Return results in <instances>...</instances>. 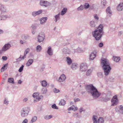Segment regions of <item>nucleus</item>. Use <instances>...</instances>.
I'll use <instances>...</instances> for the list:
<instances>
[{"mask_svg": "<svg viewBox=\"0 0 123 123\" xmlns=\"http://www.w3.org/2000/svg\"><path fill=\"white\" fill-rule=\"evenodd\" d=\"M86 89L88 93L91 94L94 98H97L101 95L100 92L92 84L87 85Z\"/></svg>", "mask_w": 123, "mask_h": 123, "instance_id": "obj_1", "label": "nucleus"}, {"mask_svg": "<svg viewBox=\"0 0 123 123\" xmlns=\"http://www.w3.org/2000/svg\"><path fill=\"white\" fill-rule=\"evenodd\" d=\"M101 64L104 71L105 75L107 76L109 73L111 68L110 64L106 59H103L101 60Z\"/></svg>", "mask_w": 123, "mask_h": 123, "instance_id": "obj_2", "label": "nucleus"}, {"mask_svg": "<svg viewBox=\"0 0 123 123\" xmlns=\"http://www.w3.org/2000/svg\"><path fill=\"white\" fill-rule=\"evenodd\" d=\"M30 110L28 107L22 108L21 111V116L23 117H27L29 113Z\"/></svg>", "mask_w": 123, "mask_h": 123, "instance_id": "obj_3", "label": "nucleus"}, {"mask_svg": "<svg viewBox=\"0 0 123 123\" xmlns=\"http://www.w3.org/2000/svg\"><path fill=\"white\" fill-rule=\"evenodd\" d=\"M92 35L97 40H100L103 34L96 30L92 32Z\"/></svg>", "mask_w": 123, "mask_h": 123, "instance_id": "obj_4", "label": "nucleus"}, {"mask_svg": "<svg viewBox=\"0 0 123 123\" xmlns=\"http://www.w3.org/2000/svg\"><path fill=\"white\" fill-rule=\"evenodd\" d=\"M39 4L41 6H44L45 7H47L51 5V3L50 2L47 1L43 0H40L39 2Z\"/></svg>", "mask_w": 123, "mask_h": 123, "instance_id": "obj_5", "label": "nucleus"}, {"mask_svg": "<svg viewBox=\"0 0 123 123\" xmlns=\"http://www.w3.org/2000/svg\"><path fill=\"white\" fill-rule=\"evenodd\" d=\"M111 102L112 103L111 105L112 106L116 105H117L118 103V100L117 96L115 95L113 97L111 100Z\"/></svg>", "mask_w": 123, "mask_h": 123, "instance_id": "obj_6", "label": "nucleus"}, {"mask_svg": "<svg viewBox=\"0 0 123 123\" xmlns=\"http://www.w3.org/2000/svg\"><path fill=\"white\" fill-rule=\"evenodd\" d=\"M11 47V45L10 43H6L4 45L1 49L3 52H5L9 49Z\"/></svg>", "mask_w": 123, "mask_h": 123, "instance_id": "obj_7", "label": "nucleus"}, {"mask_svg": "<svg viewBox=\"0 0 123 123\" xmlns=\"http://www.w3.org/2000/svg\"><path fill=\"white\" fill-rule=\"evenodd\" d=\"M45 37V35L44 33L43 32L42 34H40L37 37L38 41L39 42H43L44 40Z\"/></svg>", "mask_w": 123, "mask_h": 123, "instance_id": "obj_8", "label": "nucleus"}, {"mask_svg": "<svg viewBox=\"0 0 123 123\" xmlns=\"http://www.w3.org/2000/svg\"><path fill=\"white\" fill-rule=\"evenodd\" d=\"M80 70L82 71H85L87 69V66L86 63H82L80 66Z\"/></svg>", "mask_w": 123, "mask_h": 123, "instance_id": "obj_9", "label": "nucleus"}, {"mask_svg": "<svg viewBox=\"0 0 123 123\" xmlns=\"http://www.w3.org/2000/svg\"><path fill=\"white\" fill-rule=\"evenodd\" d=\"M115 110L117 112L123 114V106L122 105H120L116 107Z\"/></svg>", "mask_w": 123, "mask_h": 123, "instance_id": "obj_10", "label": "nucleus"}, {"mask_svg": "<svg viewBox=\"0 0 123 123\" xmlns=\"http://www.w3.org/2000/svg\"><path fill=\"white\" fill-rule=\"evenodd\" d=\"M43 12V10H40L37 11H34L32 12V16L35 17L36 16L39 15Z\"/></svg>", "mask_w": 123, "mask_h": 123, "instance_id": "obj_11", "label": "nucleus"}, {"mask_svg": "<svg viewBox=\"0 0 123 123\" xmlns=\"http://www.w3.org/2000/svg\"><path fill=\"white\" fill-rule=\"evenodd\" d=\"M66 79V76L64 74H62L59 77L58 81L60 82H62L64 81Z\"/></svg>", "mask_w": 123, "mask_h": 123, "instance_id": "obj_12", "label": "nucleus"}, {"mask_svg": "<svg viewBox=\"0 0 123 123\" xmlns=\"http://www.w3.org/2000/svg\"><path fill=\"white\" fill-rule=\"evenodd\" d=\"M93 71V68H92L87 70L86 71V75L87 76H90L92 74Z\"/></svg>", "mask_w": 123, "mask_h": 123, "instance_id": "obj_13", "label": "nucleus"}, {"mask_svg": "<svg viewBox=\"0 0 123 123\" xmlns=\"http://www.w3.org/2000/svg\"><path fill=\"white\" fill-rule=\"evenodd\" d=\"M63 53L66 54H69L71 52L70 49L67 48H64L62 50Z\"/></svg>", "mask_w": 123, "mask_h": 123, "instance_id": "obj_14", "label": "nucleus"}, {"mask_svg": "<svg viewBox=\"0 0 123 123\" xmlns=\"http://www.w3.org/2000/svg\"><path fill=\"white\" fill-rule=\"evenodd\" d=\"M106 96L105 98H106V99L105 100V102L107 101L110 100V97L111 96V92H108L106 94Z\"/></svg>", "mask_w": 123, "mask_h": 123, "instance_id": "obj_15", "label": "nucleus"}, {"mask_svg": "<svg viewBox=\"0 0 123 123\" xmlns=\"http://www.w3.org/2000/svg\"><path fill=\"white\" fill-rule=\"evenodd\" d=\"M96 56L95 53L92 52L89 55V60L90 61L93 60L95 57Z\"/></svg>", "mask_w": 123, "mask_h": 123, "instance_id": "obj_16", "label": "nucleus"}, {"mask_svg": "<svg viewBox=\"0 0 123 123\" xmlns=\"http://www.w3.org/2000/svg\"><path fill=\"white\" fill-rule=\"evenodd\" d=\"M103 25L101 24L97 28V29L96 30L97 31H98L100 32L103 34L104 32L103 31Z\"/></svg>", "mask_w": 123, "mask_h": 123, "instance_id": "obj_17", "label": "nucleus"}, {"mask_svg": "<svg viewBox=\"0 0 123 123\" xmlns=\"http://www.w3.org/2000/svg\"><path fill=\"white\" fill-rule=\"evenodd\" d=\"M117 9L118 11H121L123 10V3H121L117 7Z\"/></svg>", "mask_w": 123, "mask_h": 123, "instance_id": "obj_18", "label": "nucleus"}, {"mask_svg": "<svg viewBox=\"0 0 123 123\" xmlns=\"http://www.w3.org/2000/svg\"><path fill=\"white\" fill-rule=\"evenodd\" d=\"M79 67V66L77 63H73L72 64L71 68L73 70H75L77 69Z\"/></svg>", "mask_w": 123, "mask_h": 123, "instance_id": "obj_19", "label": "nucleus"}, {"mask_svg": "<svg viewBox=\"0 0 123 123\" xmlns=\"http://www.w3.org/2000/svg\"><path fill=\"white\" fill-rule=\"evenodd\" d=\"M47 53L49 55L51 56L53 55V51L52 50L51 47L49 46L48 47L47 50Z\"/></svg>", "mask_w": 123, "mask_h": 123, "instance_id": "obj_20", "label": "nucleus"}, {"mask_svg": "<svg viewBox=\"0 0 123 123\" xmlns=\"http://www.w3.org/2000/svg\"><path fill=\"white\" fill-rule=\"evenodd\" d=\"M33 62V60L32 59H30L28 61L26 64V66L29 67L32 65Z\"/></svg>", "mask_w": 123, "mask_h": 123, "instance_id": "obj_21", "label": "nucleus"}, {"mask_svg": "<svg viewBox=\"0 0 123 123\" xmlns=\"http://www.w3.org/2000/svg\"><path fill=\"white\" fill-rule=\"evenodd\" d=\"M60 13H59L58 14L54 16V20L55 22H56L60 19Z\"/></svg>", "mask_w": 123, "mask_h": 123, "instance_id": "obj_22", "label": "nucleus"}, {"mask_svg": "<svg viewBox=\"0 0 123 123\" xmlns=\"http://www.w3.org/2000/svg\"><path fill=\"white\" fill-rule=\"evenodd\" d=\"M67 8L64 7L61 11L60 15L62 16L64 15L67 12Z\"/></svg>", "mask_w": 123, "mask_h": 123, "instance_id": "obj_23", "label": "nucleus"}, {"mask_svg": "<svg viewBox=\"0 0 123 123\" xmlns=\"http://www.w3.org/2000/svg\"><path fill=\"white\" fill-rule=\"evenodd\" d=\"M21 37L23 39L28 40L29 39L30 36L27 34H23L21 35Z\"/></svg>", "mask_w": 123, "mask_h": 123, "instance_id": "obj_24", "label": "nucleus"}, {"mask_svg": "<svg viewBox=\"0 0 123 123\" xmlns=\"http://www.w3.org/2000/svg\"><path fill=\"white\" fill-rule=\"evenodd\" d=\"M48 91L47 88L44 87L42 88L41 90V93L43 94H46Z\"/></svg>", "mask_w": 123, "mask_h": 123, "instance_id": "obj_25", "label": "nucleus"}, {"mask_svg": "<svg viewBox=\"0 0 123 123\" xmlns=\"http://www.w3.org/2000/svg\"><path fill=\"white\" fill-rule=\"evenodd\" d=\"M113 61L116 62H118L120 60V58L119 57H117L115 56H113L112 58Z\"/></svg>", "mask_w": 123, "mask_h": 123, "instance_id": "obj_26", "label": "nucleus"}, {"mask_svg": "<svg viewBox=\"0 0 123 123\" xmlns=\"http://www.w3.org/2000/svg\"><path fill=\"white\" fill-rule=\"evenodd\" d=\"M47 18L46 17H43L41 18L40 20V23L41 24H43L45 23L47 19Z\"/></svg>", "mask_w": 123, "mask_h": 123, "instance_id": "obj_27", "label": "nucleus"}, {"mask_svg": "<svg viewBox=\"0 0 123 123\" xmlns=\"http://www.w3.org/2000/svg\"><path fill=\"white\" fill-rule=\"evenodd\" d=\"M40 83L43 87H46L48 85V83L45 80L41 81L40 82Z\"/></svg>", "mask_w": 123, "mask_h": 123, "instance_id": "obj_28", "label": "nucleus"}, {"mask_svg": "<svg viewBox=\"0 0 123 123\" xmlns=\"http://www.w3.org/2000/svg\"><path fill=\"white\" fill-rule=\"evenodd\" d=\"M106 13L109 15V16H111L112 12L111 10V8L110 7H108L106 10Z\"/></svg>", "mask_w": 123, "mask_h": 123, "instance_id": "obj_29", "label": "nucleus"}, {"mask_svg": "<svg viewBox=\"0 0 123 123\" xmlns=\"http://www.w3.org/2000/svg\"><path fill=\"white\" fill-rule=\"evenodd\" d=\"M0 11L2 13L6 12L7 11L6 7L4 5L1 8Z\"/></svg>", "mask_w": 123, "mask_h": 123, "instance_id": "obj_30", "label": "nucleus"}, {"mask_svg": "<svg viewBox=\"0 0 123 123\" xmlns=\"http://www.w3.org/2000/svg\"><path fill=\"white\" fill-rule=\"evenodd\" d=\"M37 119V117L36 116H34L32 117L31 120L30 121V123H33L35 122Z\"/></svg>", "mask_w": 123, "mask_h": 123, "instance_id": "obj_31", "label": "nucleus"}, {"mask_svg": "<svg viewBox=\"0 0 123 123\" xmlns=\"http://www.w3.org/2000/svg\"><path fill=\"white\" fill-rule=\"evenodd\" d=\"M8 65V63H6L5 64L4 66L2 67L1 69V72L4 71L5 70H6L7 67Z\"/></svg>", "mask_w": 123, "mask_h": 123, "instance_id": "obj_32", "label": "nucleus"}, {"mask_svg": "<svg viewBox=\"0 0 123 123\" xmlns=\"http://www.w3.org/2000/svg\"><path fill=\"white\" fill-rule=\"evenodd\" d=\"M101 6L103 8L105 7L106 5V0H101Z\"/></svg>", "mask_w": 123, "mask_h": 123, "instance_id": "obj_33", "label": "nucleus"}, {"mask_svg": "<svg viewBox=\"0 0 123 123\" xmlns=\"http://www.w3.org/2000/svg\"><path fill=\"white\" fill-rule=\"evenodd\" d=\"M66 61L68 65H70L72 63V61L70 58L69 57H66Z\"/></svg>", "mask_w": 123, "mask_h": 123, "instance_id": "obj_34", "label": "nucleus"}, {"mask_svg": "<svg viewBox=\"0 0 123 123\" xmlns=\"http://www.w3.org/2000/svg\"><path fill=\"white\" fill-rule=\"evenodd\" d=\"M89 25L91 27H94L96 26L95 21L93 20H92L90 21L89 23Z\"/></svg>", "mask_w": 123, "mask_h": 123, "instance_id": "obj_35", "label": "nucleus"}, {"mask_svg": "<svg viewBox=\"0 0 123 123\" xmlns=\"http://www.w3.org/2000/svg\"><path fill=\"white\" fill-rule=\"evenodd\" d=\"M53 116L52 115H47L44 116V118L46 120H49L52 118Z\"/></svg>", "mask_w": 123, "mask_h": 123, "instance_id": "obj_36", "label": "nucleus"}, {"mask_svg": "<svg viewBox=\"0 0 123 123\" xmlns=\"http://www.w3.org/2000/svg\"><path fill=\"white\" fill-rule=\"evenodd\" d=\"M66 103V101L64 100L61 99L60 101L59 104V105H64Z\"/></svg>", "mask_w": 123, "mask_h": 123, "instance_id": "obj_37", "label": "nucleus"}, {"mask_svg": "<svg viewBox=\"0 0 123 123\" xmlns=\"http://www.w3.org/2000/svg\"><path fill=\"white\" fill-rule=\"evenodd\" d=\"M26 56L22 55H20L19 58L17 59V62L20 61L22 60H24Z\"/></svg>", "mask_w": 123, "mask_h": 123, "instance_id": "obj_38", "label": "nucleus"}, {"mask_svg": "<svg viewBox=\"0 0 123 123\" xmlns=\"http://www.w3.org/2000/svg\"><path fill=\"white\" fill-rule=\"evenodd\" d=\"M104 122V119L102 117H100L97 120L98 123H103Z\"/></svg>", "mask_w": 123, "mask_h": 123, "instance_id": "obj_39", "label": "nucleus"}, {"mask_svg": "<svg viewBox=\"0 0 123 123\" xmlns=\"http://www.w3.org/2000/svg\"><path fill=\"white\" fill-rule=\"evenodd\" d=\"M42 48L41 46L39 45H38L37 46L36 48V50L37 52H40L42 50Z\"/></svg>", "mask_w": 123, "mask_h": 123, "instance_id": "obj_40", "label": "nucleus"}, {"mask_svg": "<svg viewBox=\"0 0 123 123\" xmlns=\"http://www.w3.org/2000/svg\"><path fill=\"white\" fill-rule=\"evenodd\" d=\"M39 93L38 92H35L34 93L33 95V97L34 98H35L36 99V98H37L38 97Z\"/></svg>", "mask_w": 123, "mask_h": 123, "instance_id": "obj_41", "label": "nucleus"}, {"mask_svg": "<svg viewBox=\"0 0 123 123\" xmlns=\"http://www.w3.org/2000/svg\"><path fill=\"white\" fill-rule=\"evenodd\" d=\"M8 81L9 83L13 84L14 83V79L13 78H9L8 79Z\"/></svg>", "mask_w": 123, "mask_h": 123, "instance_id": "obj_42", "label": "nucleus"}, {"mask_svg": "<svg viewBox=\"0 0 123 123\" xmlns=\"http://www.w3.org/2000/svg\"><path fill=\"white\" fill-rule=\"evenodd\" d=\"M9 101L8 100V99L6 98H5L4 100L3 103L4 104L7 105L9 104Z\"/></svg>", "mask_w": 123, "mask_h": 123, "instance_id": "obj_43", "label": "nucleus"}, {"mask_svg": "<svg viewBox=\"0 0 123 123\" xmlns=\"http://www.w3.org/2000/svg\"><path fill=\"white\" fill-rule=\"evenodd\" d=\"M98 76L99 78H101L103 77V73L102 72H99L97 73Z\"/></svg>", "mask_w": 123, "mask_h": 123, "instance_id": "obj_44", "label": "nucleus"}, {"mask_svg": "<svg viewBox=\"0 0 123 123\" xmlns=\"http://www.w3.org/2000/svg\"><path fill=\"white\" fill-rule=\"evenodd\" d=\"M43 96L42 95H41L40 96H38L37 98H36V100L39 101V100L42 99H43Z\"/></svg>", "mask_w": 123, "mask_h": 123, "instance_id": "obj_45", "label": "nucleus"}, {"mask_svg": "<svg viewBox=\"0 0 123 123\" xmlns=\"http://www.w3.org/2000/svg\"><path fill=\"white\" fill-rule=\"evenodd\" d=\"M90 6V5L88 3H85L84 5V7L86 9L88 8Z\"/></svg>", "mask_w": 123, "mask_h": 123, "instance_id": "obj_46", "label": "nucleus"}, {"mask_svg": "<svg viewBox=\"0 0 123 123\" xmlns=\"http://www.w3.org/2000/svg\"><path fill=\"white\" fill-rule=\"evenodd\" d=\"M24 67V66L23 65H22L20 68L18 70V71L19 72H21L23 71Z\"/></svg>", "mask_w": 123, "mask_h": 123, "instance_id": "obj_47", "label": "nucleus"}, {"mask_svg": "<svg viewBox=\"0 0 123 123\" xmlns=\"http://www.w3.org/2000/svg\"><path fill=\"white\" fill-rule=\"evenodd\" d=\"M52 108L54 109H58V108L56 105L55 104H54L52 105Z\"/></svg>", "mask_w": 123, "mask_h": 123, "instance_id": "obj_48", "label": "nucleus"}, {"mask_svg": "<svg viewBox=\"0 0 123 123\" xmlns=\"http://www.w3.org/2000/svg\"><path fill=\"white\" fill-rule=\"evenodd\" d=\"M84 9V7L82 5H81L78 8L77 10L79 11L83 10Z\"/></svg>", "mask_w": 123, "mask_h": 123, "instance_id": "obj_49", "label": "nucleus"}, {"mask_svg": "<svg viewBox=\"0 0 123 123\" xmlns=\"http://www.w3.org/2000/svg\"><path fill=\"white\" fill-rule=\"evenodd\" d=\"M97 117L96 116L93 115L92 117V119L93 121H97Z\"/></svg>", "mask_w": 123, "mask_h": 123, "instance_id": "obj_50", "label": "nucleus"}, {"mask_svg": "<svg viewBox=\"0 0 123 123\" xmlns=\"http://www.w3.org/2000/svg\"><path fill=\"white\" fill-rule=\"evenodd\" d=\"M94 19L96 20H98L99 19V18L96 14H95L93 15Z\"/></svg>", "mask_w": 123, "mask_h": 123, "instance_id": "obj_51", "label": "nucleus"}, {"mask_svg": "<svg viewBox=\"0 0 123 123\" xmlns=\"http://www.w3.org/2000/svg\"><path fill=\"white\" fill-rule=\"evenodd\" d=\"M1 20H5L6 19L4 15H1Z\"/></svg>", "mask_w": 123, "mask_h": 123, "instance_id": "obj_52", "label": "nucleus"}, {"mask_svg": "<svg viewBox=\"0 0 123 123\" xmlns=\"http://www.w3.org/2000/svg\"><path fill=\"white\" fill-rule=\"evenodd\" d=\"M75 52H81V49L80 48H78L76 50Z\"/></svg>", "mask_w": 123, "mask_h": 123, "instance_id": "obj_53", "label": "nucleus"}, {"mask_svg": "<svg viewBox=\"0 0 123 123\" xmlns=\"http://www.w3.org/2000/svg\"><path fill=\"white\" fill-rule=\"evenodd\" d=\"M4 15L5 16L6 19L7 18H9L11 17V16L10 14H7Z\"/></svg>", "mask_w": 123, "mask_h": 123, "instance_id": "obj_54", "label": "nucleus"}, {"mask_svg": "<svg viewBox=\"0 0 123 123\" xmlns=\"http://www.w3.org/2000/svg\"><path fill=\"white\" fill-rule=\"evenodd\" d=\"M53 91L55 93H57L59 92L60 90L58 89H57L56 88H55L54 89Z\"/></svg>", "mask_w": 123, "mask_h": 123, "instance_id": "obj_55", "label": "nucleus"}, {"mask_svg": "<svg viewBox=\"0 0 123 123\" xmlns=\"http://www.w3.org/2000/svg\"><path fill=\"white\" fill-rule=\"evenodd\" d=\"M29 51L30 49L29 48H27L25 50L24 53L27 54L29 52Z\"/></svg>", "mask_w": 123, "mask_h": 123, "instance_id": "obj_56", "label": "nucleus"}, {"mask_svg": "<svg viewBox=\"0 0 123 123\" xmlns=\"http://www.w3.org/2000/svg\"><path fill=\"white\" fill-rule=\"evenodd\" d=\"M28 123V120L26 119L25 118L24 119L22 122V123Z\"/></svg>", "mask_w": 123, "mask_h": 123, "instance_id": "obj_57", "label": "nucleus"}, {"mask_svg": "<svg viewBox=\"0 0 123 123\" xmlns=\"http://www.w3.org/2000/svg\"><path fill=\"white\" fill-rule=\"evenodd\" d=\"M79 114L78 113H74L73 114V117H78V116Z\"/></svg>", "mask_w": 123, "mask_h": 123, "instance_id": "obj_58", "label": "nucleus"}, {"mask_svg": "<svg viewBox=\"0 0 123 123\" xmlns=\"http://www.w3.org/2000/svg\"><path fill=\"white\" fill-rule=\"evenodd\" d=\"M74 100L75 102H76L80 101V99L78 98H75L74 99Z\"/></svg>", "mask_w": 123, "mask_h": 123, "instance_id": "obj_59", "label": "nucleus"}, {"mask_svg": "<svg viewBox=\"0 0 123 123\" xmlns=\"http://www.w3.org/2000/svg\"><path fill=\"white\" fill-rule=\"evenodd\" d=\"M2 59L3 60L6 61L7 60V57L6 56H3L2 57Z\"/></svg>", "mask_w": 123, "mask_h": 123, "instance_id": "obj_60", "label": "nucleus"}, {"mask_svg": "<svg viewBox=\"0 0 123 123\" xmlns=\"http://www.w3.org/2000/svg\"><path fill=\"white\" fill-rule=\"evenodd\" d=\"M103 45V44L102 43H100L98 44L99 46L100 47H102Z\"/></svg>", "mask_w": 123, "mask_h": 123, "instance_id": "obj_61", "label": "nucleus"}, {"mask_svg": "<svg viewBox=\"0 0 123 123\" xmlns=\"http://www.w3.org/2000/svg\"><path fill=\"white\" fill-rule=\"evenodd\" d=\"M34 29L35 28L33 27L32 30V33L33 34H34L35 33V31L34 30Z\"/></svg>", "mask_w": 123, "mask_h": 123, "instance_id": "obj_62", "label": "nucleus"}, {"mask_svg": "<svg viewBox=\"0 0 123 123\" xmlns=\"http://www.w3.org/2000/svg\"><path fill=\"white\" fill-rule=\"evenodd\" d=\"M28 100V98H24L23 100V102H26Z\"/></svg>", "mask_w": 123, "mask_h": 123, "instance_id": "obj_63", "label": "nucleus"}, {"mask_svg": "<svg viewBox=\"0 0 123 123\" xmlns=\"http://www.w3.org/2000/svg\"><path fill=\"white\" fill-rule=\"evenodd\" d=\"M83 111V108L82 107H80V112L81 113Z\"/></svg>", "mask_w": 123, "mask_h": 123, "instance_id": "obj_64", "label": "nucleus"}]
</instances>
